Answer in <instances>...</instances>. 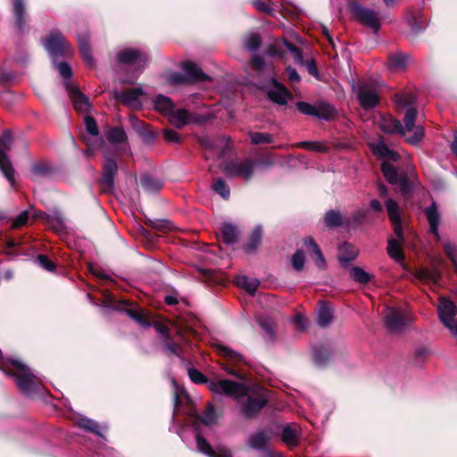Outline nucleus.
I'll list each match as a JSON object with an SVG mask.
<instances>
[{"mask_svg":"<svg viewBox=\"0 0 457 457\" xmlns=\"http://www.w3.org/2000/svg\"><path fill=\"white\" fill-rule=\"evenodd\" d=\"M261 37L256 33L247 35L244 39V46L250 51H256L261 46Z\"/></svg>","mask_w":457,"mask_h":457,"instance_id":"47","label":"nucleus"},{"mask_svg":"<svg viewBox=\"0 0 457 457\" xmlns=\"http://www.w3.org/2000/svg\"><path fill=\"white\" fill-rule=\"evenodd\" d=\"M14 12L17 19V26L20 29L23 27L22 17L24 14V4L23 0H13Z\"/></svg>","mask_w":457,"mask_h":457,"instance_id":"52","label":"nucleus"},{"mask_svg":"<svg viewBox=\"0 0 457 457\" xmlns=\"http://www.w3.org/2000/svg\"><path fill=\"white\" fill-rule=\"evenodd\" d=\"M336 114V109L328 104H320L316 107L315 117L320 120H331Z\"/></svg>","mask_w":457,"mask_h":457,"instance_id":"42","label":"nucleus"},{"mask_svg":"<svg viewBox=\"0 0 457 457\" xmlns=\"http://www.w3.org/2000/svg\"><path fill=\"white\" fill-rule=\"evenodd\" d=\"M406 22L410 26L413 34L422 31L426 28V22L422 19H416L413 15L406 17Z\"/></svg>","mask_w":457,"mask_h":457,"instance_id":"49","label":"nucleus"},{"mask_svg":"<svg viewBox=\"0 0 457 457\" xmlns=\"http://www.w3.org/2000/svg\"><path fill=\"white\" fill-rule=\"evenodd\" d=\"M78 41L79 45L80 52L83 55L85 62L92 66L94 64L93 57L90 54V48L88 46V37L87 34H82L78 36Z\"/></svg>","mask_w":457,"mask_h":457,"instance_id":"33","label":"nucleus"},{"mask_svg":"<svg viewBox=\"0 0 457 457\" xmlns=\"http://www.w3.org/2000/svg\"><path fill=\"white\" fill-rule=\"evenodd\" d=\"M127 306L125 309L126 313L135 321H137L142 327H149L150 323L145 319L143 313L137 312L134 305L129 304L127 302H123Z\"/></svg>","mask_w":457,"mask_h":457,"instance_id":"44","label":"nucleus"},{"mask_svg":"<svg viewBox=\"0 0 457 457\" xmlns=\"http://www.w3.org/2000/svg\"><path fill=\"white\" fill-rule=\"evenodd\" d=\"M304 245L306 246V249L309 252L310 256L316 262V264L320 268L323 267L325 262H324L322 253H321L319 245L313 240V238L306 237L304 239Z\"/></svg>","mask_w":457,"mask_h":457,"instance_id":"28","label":"nucleus"},{"mask_svg":"<svg viewBox=\"0 0 457 457\" xmlns=\"http://www.w3.org/2000/svg\"><path fill=\"white\" fill-rule=\"evenodd\" d=\"M370 148L375 155L380 159L396 162L399 159V154L390 149L383 140H379L376 143L370 144Z\"/></svg>","mask_w":457,"mask_h":457,"instance_id":"17","label":"nucleus"},{"mask_svg":"<svg viewBox=\"0 0 457 457\" xmlns=\"http://www.w3.org/2000/svg\"><path fill=\"white\" fill-rule=\"evenodd\" d=\"M182 70L187 75V79L190 82L204 81L208 79V76L205 75L203 71L194 62H186L182 65Z\"/></svg>","mask_w":457,"mask_h":457,"instance_id":"26","label":"nucleus"},{"mask_svg":"<svg viewBox=\"0 0 457 457\" xmlns=\"http://www.w3.org/2000/svg\"><path fill=\"white\" fill-rule=\"evenodd\" d=\"M37 261L45 270L48 271H53L54 270V262L47 256L40 254L37 257Z\"/></svg>","mask_w":457,"mask_h":457,"instance_id":"62","label":"nucleus"},{"mask_svg":"<svg viewBox=\"0 0 457 457\" xmlns=\"http://www.w3.org/2000/svg\"><path fill=\"white\" fill-rule=\"evenodd\" d=\"M169 81L172 84H183L190 82L189 79H187V75L184 72V74L181 73H172L169 77Z\"/></svg>","mask_w":457,"mask_h":457,"instance_id":"63","label":"nucleus"},{"mask_svg":"<svg viewBox=\"0 0 457 457\" xmlns=\"http://www.w3.org/2000/svg\"><path fill=\"white\" fill-rule=\"evenodd\" d=\"M378 127L385 133L391 134L397 132L400 135L404 136V129L402 123L390 115L381 116L378 120Z\"/></svg>","mask_w":457,"mask_h":457,"instance_id":"20","label":"nucleus"},{"mask_svg":"<svg viewBox=\"0 0 457 457\" xmlns=\"http://www.w3.org/2000/svg\"><path fill=\"white\" fill-rule=\"evenodd\" d=\"M154 103L156 110L167 115H169V113L173 109V104L171 100L169 97L162 95L157 96Z\"/></svg>","mask_w":457,"mask_h":457,"instance_id":"39","label":"nucleus"},{"mask_svg":"<svg viewBox=\"0 0 457 457\" xmlns=\"http://www.w3.org/2000/svg\"><path fill=\"white\" fill-rule=\"evenodd\" d=\"M70 97L73 103L74 109L79 112H87L89 109L88 98L78 88L71 87L69 88Z\"/></svg>","mask_w":457,"mask_h":457,"instance_id":"24","label":"nucleus"},{"mask_svg":"<svg viewBox=\"0 0 457 457\" xmlns=\"http://www.w3.org/2000/svg\"><path fill=\"white\" fill-rule=\"evenodd\" d=\"M370 148L375 155L380 159L396 162L399 159V154L390 149L383 140H379L376 143L370 144Z\"/></svg>","mask_w":457,"mask_h":457,"instance_id":"18","label":"nucleus"},{"mask_svg":"<svg viewBox=\"0 0 457 457\" xmlns=\"http://www.w3.org/2000/svg\"><path fill=\"white\" fill-rule=\"evenodd\" d=\"M403 239L397 237V239H391L388 242L387 252L391 258L396 262L403 260V253L400 241Z\"/></svg>","mask_w":457,"mask_h":457,"instance_id":"38","label":"nucleus"},{"mask_svg":"<svg viewBox=\"0 0 457 457\" xmlns=\"http://www.w3.org/2000/svg\"><path fill=\"white\" fill-rule=\"evenodd\" d=\"M254 167L255 162L253 160L245 159L224 162L222 170L227 177H241L248 181L253 174Z\"/></svg>","mask_w":457,"mask_h":457,"instance_id":"6","label":"nucleus"},{"mask_svg":"<svg viewBox=\"0 0 457 457\" xmlns=\"http://www.w3.org/2000/svg\"><path fill=\"white\" fill-rule=\"evenodd\" d=\"M29 219L28 212L24 211L18 217H16L12 224V228H17L22 225H24Z\"/></svg>","mask_w":457,"mask_h":457,"instance_id":"64","label":"nucleus"},{"mask_svg":"<svg viewBox=\"0 0 457 457\" xmlns=\"http://www.w3.org/2000/svg\"><path fill=\"white\" fill-rule=\"evenodd\" d=\"M437 312L440 321L452 332L453 337L457 336V307L453 302L445 297L439 298Z\"/></svg>","mask_w":457,"mask_h":457,"instance_id":"9","label":"nucleus"},{"mask_svg":"<svg viewBox=\"0 0 457 457\" xmlns=\"http://www.w3.org/2000/svg\"><path fill=\"white\" fill-rule=\"evenodd\" d=\"M201 420L205 425L214 424L217 420V414L212 405L209 404L204 412Z\"/></svg>","mask_w":457,"mask_h":457,"instance_id":"53","label":"nucleus"},{"mask_svg":"<svg viewBox=\"0 0 457 457\" xmlns=\"http://www.w3.org/2000/svg\"><path fill=\"white\" fill-rule=\"evenodd\" d=\"M148 59L146 53L136 48H125L117 54V61L119 63L132 65L138 73L145 68Z\"/></svg>","mask_w":457,"mask_h":457,"instance_id":"11","label":"nucleus"},{"mask_svg":"<svg viewBox=\"0 0 457 457\" xmlns=\"http://www.w3.org/2000/svg\"><path fill=\"white\" fill-rule=\"evenodd\" d=\"M332 318V311L329 306L326 303H321L318 311V325L320 327H326L331 322Z\"/></svg>","mask_w":457,"mask_h":457,"instance_id":"35","label":"nucleus"},{"mask_svg":"<svg viewBox=\"0 0 457 457\" xmlns=\"http://www.w3.org/2000/svg\"><path fill=\"white\" fill-rule=\"evenodd\" d=\"M412 320L411 313L405 307L388 306L385 311L384 322L392 333L403 331Z\"/></svg>","mask_w":457,"mask_h":457,"instance_id":"5","label":"nucleus"},{"mask_svg":"<svg viewBox=\"0 0 457 457\" xmlns=\"http://www.w3.org/2000/svg\"><path fill=\"white\" fill-rule=\"evenodd\" d=\"M305 263V257L303 252L301 250L296 251L292 257V265L295 270H301Z\"/></svg>","mask_w":457,"mask_h":457,"instance_id":"58","label":"nucleus"},{"mask_svg":"<svg viewBox=\"0 0 457 457\" xmlns=\"http://www.w3.org/2000/svg\"><path fill=\"white\" fill-rule=\"evenodd\" d=\"M312 358L318 365H322L328 360L329 353L323 348L316 349L313 351Z\"/></svg>","mask_w":457,"mask_h":457,"instance_id":"55","label":"nucleus"},{"mask_svg":"<svg viewBox=\"0 0 457 457\" xmlns=\"http://www.w3.org/2000/svg\"><path fill=\"white\" fill-rule=\"evenodd\" d=\"M296 107L300 112L304 115L314 116L316 115V107L317 105H312L311 104L305 102H298L296 103Z\"/></svg>","mask_w":457,"mask_h":457,"instance_id":"57","label":"nucleus"},{"mask_svg":"<svg viewBox=\"0 0 457 457\" xmlns=\"http://www.w3.org/2000/svg\"><path fill=\"white\" fill-rule=\"evenodd\" d=\"M216 347L219 354L222 356L228 362V364L235 366L240 364H247L245 357L240 353L234 351L228 346L220 344L216 345Z\"/></svg>","mask_w":457,"mask_h":457,"instance_id":"21","label":"nucleus"},{"mask_svg":"<svg viewBox=\"0 0 457 457\" xmlns=\"http://www.w3.org/2000/svg\"><path fill=\"white\" fill-rule=\"evenodd\" d=\"M395 104L398 109H406L403 126L406 141L411 145H418L423 138L424 131L421 126L415 127L417 110L414 108L415 98L411 93L397 94Z\"/></svg>","mask_w":457,"mask_h":457,"instance_id":"1","label":"nucleus"},{"mask_svg":"<svg viewBox=\"0 0 457 457\" xmlns=\"http://www.w3.org/2000/svg\"><path fill=\"white\" fill-rule=\"evenodd\" d=\"M444 249H445L446 254L452 260L453 264L454 265L455 270H457V261H456L457 247H456V245L449 241H446L445 243H444Z\"/></svg>","mask_w":457,"mask_h":457,"instance_id":"56","label":"nucleus"},{"mask_svg":"<svg viewBox=\"0 0 457 457\" xmlns=\"http://www.w3.org/2000/svg\"><path fill=\"white\" fill-rule=\"evenodd\" d=\"M358 101L363 109H371L379 103L377 87L370 82H361L353 87Z\"/></svg>","mask_w":457,"mask_h":457,"instance_id":"10","label":"nucleus"},{"mask_svg":"<svg viewBox=\"0 0 457 457\" xmlns=\"http://www.w3.org/2000/svg\"><path fill=\"white\" fill-rule=\"evenodd\" d=\"M252 4L261 12L273 15L274 10L262 0H252Z\"/></svg>","mask_w":457,"mask_h":457,"instance_id":"59","label":"nucleus"},{"mask_svg":"<svg viewBox=\"0 0 457 457\" xmlns=\"http://www.w3.org/2000/svg\"><path fill=\"white\" fill-rule=\"evenodd\" d=\"M272 87L268 89L267 94L270 101L275 104L284 105L287 103L290 93L284 85L275 79L271 80Z\"/></svg>","mask_w":457,"mask_h":457,"instance_id":"15","label":"nucleus"},{"mask_svg":"<svg viewBox=\"0 0 457 457\" xmlns=\"http://www.w3.org/2000/svg\"><path fill=\"white\" fill-rule=\"evenodd\" d=\"M417 278L426 283H432L434 285L438 284L441 274L440 271L436 268L432 270L428 269H420L417 271Z\"/></svg>","mask_w":457,"mask_h":457,"instance_id":"29","label":"nucleus"},{"mask_svg":"<svg viewBox=\"0 0 457 457\" xmlns=\"http://www.w3.org/2000/svg\"><path fill=\"white\" fill-rule=\"evenodd\" d=\"M272 432L270 429H261L252 433L247 441L246 445L253 450L268 452V445L271 439Z\"/></svg>","mask_w":457,"mask_h":457,"instance_id":"13","label":"nucleus"},{"mask_svg":"<svg viewBox=\"0 0 457 457\" xmlns=\"http://www.w3.org/2000/svg\"><path fill=\"white\" fill-rule=\"evenodd\" d=\"M143 95L144 92L142 88L135 87L117 93L115 97L131 109H139L142 105L141 97Z\"/></svg>","mask_w":457,"mask_h":457,"instance_id":"14","label":"nucleus"},{"mask_svg":"<svg viewBox=\"0 0 457 457\" xmlns=\"http://www.w3.org/2000/svg\"><path fill=\"white\" fill-rule=\"evenodd\" d=\"M282 442L289 447L296 446L299 443V437L296 429L287 425L283 428L281 433Z\"/></svg>","mask_w":457,"mask_h":457,"instance_id":"30","label":"nucleus"},{"mask_svg":"<svg viewBox=\"0 0 457 457\" xmlns=\"http://www.w3.org/2000/svg\"><path fill=\"white\" fill-rule=\"evenodd\" d=\"M424 212L429 223L430 232L434 234L437 239H439L440 235L438 232V225L440 220V214L437 210L436 204L433 203L424 210Z\"/></svg>","mask_w":457,"mask_h":457,"instance_id":"25","label":"nucleus"},{"mask_svg":"<svg viewBox=\"0 0 457 457\" xmlns=\"http://www.w3.org/2000/svg\"><path fill=\"white\" fill-rule=\"evenodd\" d=\"M236 282L239 287L245 289L252 295H254L259 286V281L256 278H249L247 276L237 277Z\"/></svg>","mask_w":457,"mask_h":457,"instance_id":"32","label":"nucleus"},{"mask_svg":"<svg viewBox=\"0 0 457 457\" xmlns=\"http://www.w3.org/2000/svg\"><path fill=\"white\" fill-rule=\"evenodd\" d=\"M195 439L198 451L209 457H232L231 453L228 450H221L219 453H216L210 444L197 431Z\"/></svg>","mask_w":457,"mask_h":457,"instance_id":"22","label":"nucleus"},{"mask_svg":"<svg viewBox=\"0 0 457 457\" xmlns=\"http://www.w3.org/2000/svg\"><path fill=\"white\" fill-rule=\"evenodd\" d=\"M382 172L386 179L392 185H397L399 181V174L395 166L387 162H383L381 164Z\"/></svg>","mask_w":457,"mask_h":457,"instance_id":"34","label":"nucleus"},{"mask_svg":"<svg viewBox=\"0 0 457 457\" xmlns=\"http://www.w3.org/2000/svg\"><path fill=\"white\" fill-rule=\"evenodd\" d=\"M262 227L256 226L253 229V231L249 237L248 243L245 245V250L247 252H253L257 248V246L260 245V242L262 239Z\"/></svg>","mask_w":457,"mask_h":457,"instance_id":"40","label":"nucleus"},{"mask_svg":"<svg viewBox=\"0 0 457 457\" xmlns=\"http://www.w3.org/2000/svg\"><path fill=\"white\" fill-rule=\"evenodd\" d=\"M43 45L53 59L59 74L64 79H69L72 74L71 66L66 62H56L59 57L68 58L72 54V49L64 37L57 30L52 31Z\"/></svg>","mask_w":457,"mask_h":457,"instance_id":"2","label":"nucleus"},{"mask_svg":"<svg viewBox=\"0 0 457 457\" xmlns=\"http://www.w3.org/2000/svg\"><path fill=\"white\" fill-rule=\"evenodd\" d=\"M12 142L11 131L5 130L0 137V170L12 187L14 185V169L5 153L11 148Z\"/></svg>","mask_w":457,"mask_h":457,"instance_id":"8","label":"nucleus"},{"mask_svg":"<svg viewBox=\"0 0 457 457\" xmlns=\"http://www.w3.org/2000/svg\"><path fill=\"white\" fill-rule=\"evenodd\" d=\"M140 185L145 191L149 193L157 192L162 187V182L161 180L152 178L149 175L141 177Z\"/></svg>","mask_w":457,"mask_h":457,"instance_id":"31","label":"nucleus"},{"mask_svg":"<svg viewBox=\"0 0 457 457\" xmlns=\"http://www.w3.org/2000/svg\"><path fill=\"white\" fill-rule=\"evenodd\" d=\"M298 147H302L310 151H316V152H326L327 147L321 145L319 142L315 141H303L297 144Z\"/></svg>","mask_w":457,"mask_h":457,"instance_id":"54","label":"nucleus"},{"mask_svg":"<svg viewBox=\"0 0 457 457\" xmlns=\"http://www.w3.org/2000/svg\"><path fill=\"white\" fill-rule=\"evenodd\" d=\"M249 388L247 386H245ZM250 391V389H248ZM249 392L245 395H241L237 401H241L242 398L246 397L245 401L241 402L240 411L246 418H253L257 415L261 410L266 405L268 402V391L261 388L258 393V398H252L248 396ZM237 400V398H235Z\"/></svg>","mask_w":457,"mask_h":457,"instance_id":"7","label":"nucleus"},{"mask_svg":"<svg viewBox=\"0 0 457 457\" xmlns=\"http://www.w3.org/2000/svg\"><path fill=\"white\" fill-rule=\"evenodd\" d=\"M351 277L357 282L366 284L370 280V275L360 267H353L350 270Z\"/></svg>","mask_w":457,"mask_h":457,"instance_id":"48","label":"nucleus"},{"mask_svg":"<svg viewBox=\"0 0 457 457\" xmlns=\"http://www.w3.org/2000/svg\"><path fill=\"white\" fill-rule=\"evenodd\" d=\"M76 424L87 431L92 432L98 436H102L100 426L93 420L86 417H80L77 420Z\"/></svg>","mask_w":457,"mask_h":457,"instance_id":"41","label":"nucleus"},{"mask_svg":"<svg viewBox=\"0 0 457 457\" xmlns=\"http://www.w3.org/2000/svg\"><path fill=\"white\" fill-rule=\"evenodd\" d=\"M107 140L112 145L124 144L127 145L126 133L122 129H112L107 134Z\"/></svg>","mask_w":457,"mask_h":457,"instance_id":"43","label":"nucleus"},{"mask_svg":"<svg viewBox=\"0 0 457 457\" xmlns=\"http://www.w3.org/2000/svg\"><path fill=\"white\" fill-rule=\"evenodd\" d=\"M221 233L224 242L228 245L234 244L237 239V228L229 223H224L222 225Z\"/></svg>","mask_w":457,"mask_h":457,"instance_id":"37","label":"nucleus"},{"mask_svg":"<svg viewBox=\"0 0 457 457\" xmlns=\"http://www.w3.org/2000/svg\"><path fill=\"white\" fill-rule=\"evenodd\" d=\"M0 370L5 375L15 378L18 387L25 395L35 392L40 383L38 378L20 360L4 361L0 363Z\"/></svg>","mask_w":457,"mask_h":457,"instance_id":"4","label":"nucleus"},{"mask_svg":"<svg viewBox=\"0 0 457 457\" xmlns=\"http://www.w3.org/2000/svg\"><path fill=\"white\" fill-rule=\"evenodd\" d=\"M50 167L46 162H35L30 170V178L34 180L39 178L46 177L50 173Z\"/></svg>","mask_w":457,"mask_h":457,"instance_id":"36","label":"nucleus"},{"mask_svg":"<svg viewBox=\"0 0 457 457\" xmlns=\"http://www.w3.org/2000/svg\"><path fill=\"white\" fill-rule=\"evenodd\" d=\"M104 157L105 162L104 163L102 181L108 188H112L114 186V179L118 171V166L116 162L108 157L106 154H104Z\"/></svg>","mask_w":457,"mask_h":457,"instance_id":"19","label":"nucleus"},{"mask_svg":"<svg viewBox=\"0 0 457 457\" xmlns=\"http://www.w3.org/2000/svg\"><path fill=\"white\" fill-rule=\"evenodd\" d=\"M324 220L328 227L335 228L341 225L342 216L339 212L331 210L326 212Z\"/></svg>","mask_w":457,"mask_h":457,"instance_id":"46","label":"nucleus"},{"mask_svg":"<svg viewBox=\"0 0 457 457\" xmlns=\"http://www.w3.org/2000/svg\"><path fill=\"white\" fill-rule=\"evenodd\" d=\"M213 189L217 194H219L224 199H228L230 195L229 187L227 186V184L221 179H219L218 180H216L214 182Z\"/></svg>","mask_w":457,"mask_h":457,"instance_id":"51","label":"nucleus"},{"mask_svg":"<svg viewBox=\"0 0 457 457\" xmlns=\"http://www.w3.org/2000/svg\"><path fill=\"white\" fill-rule=\"evenodd\" d=\"M409 58L402 54H394L388 57V64L394 69H403L408 63Z\"/></svg>","mask_w":457,"mask_h":457,"instance_id":"45","label":"nucleus"},{"mask_svg":"<svg viewBox=\"0 0 457 457\" xmlns=\"http://www.w3.org/2000/svg\"><path fill=\"white\" fill-rule=\"evenodd\" d=\"M187 374L190 379L196 384L206 383L209 390L216 395L238 399L241 395H245L248 392V388L244 383L234 382L229 379L207 380L204 374L195 368H188Z\"/></svg>","mask_w":457,"mask_h":457,"instance_id":"3","label":"nucleus"},{"mask_svg":"<svg viewBox=\"0 0 457 457\" xmlns=\"http://www.w3.org/2000/svg\"><path fill=\"white\" fill-rule=\"evenodd\" d=\"M357 254L355 247L349 243H344L338 248V260L343 266H347L357 257Z\"/></svg>","mask_w":457,"mask_h":457,"instance_id":"27","label":"nucleus"},{"mask_svg":"<svg viewBox=\"0 0 457 457\" xmlns=\"http://www.w3.org/2000/svg\"><path fill=\"white\" fill-rule=\"evenodd\" d=\"M168 117L170 124L178 129H181L194 120L192 115L186 109H178L175 111L172 109Z\"/></svg>","mask_w":457,"mask_h":457,"instance_id":"23","label":"nucleus"},{"mask_svg":"<svg viewBox=\"0 0 457 457\" xmlns=\"http://www.w3.org/2000/svg\"><path fill=\"white\" fill-rule=\"evenodd\" d=\"M251 143L253 145L270 144L272 142V136L269 133L250 132Z\"/></svg>","mask_w":457,"mask_h":457,"instance_id":"50","label":"nucleus"},{"mask_svg":"<svg viewBox=\"0 0 457 457\" xmlns=\"http://www.w3.org/2000/svg\"><path fill=\"white\" fill-rule=\"evenodd\" d=\"M286 46L292 54L295 62L301 65L304 64L303 57L300 49L289 43H286Z\"/></svg>","mask_w":457,"mask_h":457,"instance_id":"61","label":"nucleus"},{"mask_svg":"<svg viewBox=\"0 0 457 457\" xmlns=\"http://www.w3.org/2000/svg\"><path fill=\"white\" fill-rule=\"evenodd\" d=\"M85 125H86V129L88 132V134H90L93 137H96L98 135V128H97L96 122L92 117H90V116L85 117Z\"/></svg>","mask_w":457,"mask_h":457,"instance_id":"60","label":"nucleus"},{"mask_svg":"<svg viewBox=\"0 0 457 457\" xmlns=\"http://www.w3.org/2000/svg\"><path fill=\"white\" fill-rule=\"evenodd\" d=\"M352 11L359 22L369 27L375 33L378 31L380 28V18L375 11L357 4H353Z\"/></svg>","mask_w":457,"mask_h":457,"instance_id":"12","label":"nucleus"},{"mask_svg":"<svg viewBox=\"0 0 457 457\" xmlns=\"http://www.w3.org/2000/svg\"><path fill=\"white\" fill-rule=\"evenodd\" d=\"M386 208L388 217L393 224L394 230H395L396 237H398L399 238H402L403 230H402V226H401V217L399 214L398 204L395 200L389 198L386 202Z\"/></svg>","mask_w":457,"mask_h":457,"instance_id":"16","label":"nucleus"}]
</instances>
